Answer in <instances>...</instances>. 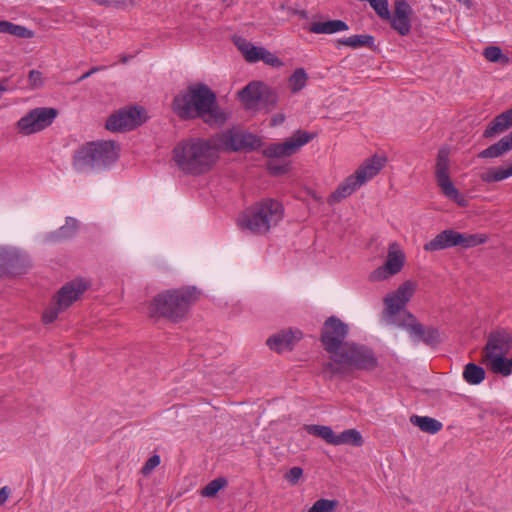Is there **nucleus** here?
Here are the masks:
<instances>
[{
    "instance_id": "f704fd0d",
    "label": "nucleus",
    "mask_w": 512,
    "mask_h": 512,
    "mask_svg": "<svg viewBox=\"0 0 512 512\" xmlns=\"http://www.w3.org/2000/svg\"><path fill=\"white\" fill-rule=\"evenodd\" d=\"M363 444V438L356 429H348L336 436L335 445H352L360 447Z\"/></svg>"
},
{
    "instance_id": "5701e85b",
    "label": "nucleus",
    "mask_w": 512,
    "mask_h": 512,
    "mask_svg": "<svg viewBox=\"0 0 512 512\" xmlns=\"http://www.w3.org/2000/svg\"><path fill=\"white\" fill-rule=\"evenodd\" d=\"M302 338L299 330H283L267 339V345L270 349L280 353L284 350L292 349L293 345Z\"/></svg>"
},
{
    "instance_id": "e433bc0d",
    "label": "nucleus",
    "mask_w": 512,
    "mask_h": 512,
    "mask_svg": "<svg viewBox=\"0 0 512 512\" xmlns=\"http://www.w3.org/2000/svg\"><path fill=\"white\" fill-rule=\"evenodd\" d=\"M339 44L345 45L351 48L359 47H372L374 44V37L371 35H352L345 39H340Z\"/></svg>"
},
{
    "instance_id": "79ce46f5",
    "label": "nucleus",
    "mask_w": 512,
    "mask_h": 512,
    "mask_svg": "<svg viewBox=\"0 0 512 512\" xmlns=\"http://www.w3.org/2000/svg\"><path fill=\"white\" fill-rule=\"evenodd\" d=\"M339 502L337 500L319 499L308 510V512H333Z\"/></svg>"
},
{
    "instance_id": "7ed1b4c3",
    "label": "nucleus",
    "mask_w": 512,
    "mask_h": 512,
    "mask_svg": "<svg viewBox=\"0 0 512 512\" xmlns=\"http://www.w3.org/2000/svg\"><path fill=\"white\" fill-rule=\"evenodd\" d=\"M199 296L196 287L165 290L152 298L148 305V315L151 318L162 317L171 322H180L186 318Z\"/></svg>"
},
{
    "instance_id": "cd10ccee",
    "label": "nucleus",
    "mask_w": 512,
    "mask_h": 512,
    "mask_svg": "<svg viewBox=\"0 0 512 512\" xmlns=\"http://www.w3.org/2000/svg\"><path fill=\"white\" fill-rule=\"evenodd\" d=\"M346 30H348V25L342 20L313 22L309 26V31L315 34H333Z\"/></svg>"
},
{
    "instance_id": "423d86ee",
    "label": "nucleus",
    "mask_w": 512,
    "mask_h": 512,
    "mask_svg": "<svg viewBox=\"0 0 512 512\" xmlns=\"http://www.w3.org/2000/svg\"><path fill=\"white\" fill-rule=\"evenodd\" d=\"M377 366L378 360L372 349L349 342L332 361L324 365V370L334 375L343 374L349 368L371 371Z\"/></svg>"
},
{
    "instance_id": "9b49d317",
    "label": "nucleus",
    "mask_w": 512,
    "mask_h": 512,
    "mask_svg": "<svg viewBox=\"0 0 512 512\" xmlns=\"http://www.w3.org/2000/svg\"><path fill=\"white\" fill-rule=\"evenodd\" d=\"M348 330V325L336 316H331L324 322L320 340L325 351L330 354L331 361L346 345Z\"/></svg>"
},
{
    "instance_id": "a19ab883",
    "label": "nucleus",
    "mask_w": 512,
    "mask_h": 512,
    "mask_svg": "<svg viewBox=\"0 0 512 512\" xmlns=\"http://www.w3.org/2000/svg\"><path fill=\"white\" fill-rule=\"evenodd\" d=\"M262 90L261 96L259 97V104H262L268 109L273 108L278 101L276 92L265 83Z\"/></svg>"
},
{
    "instance_id": "1a4fd4ad",
    "label": "nucleus",
    "mask_w": 512,
    "mask_h": 512,
    "mask_svg": "<svg viewBox=\"0 0 512 512\" xmlns=\"http://www.w3.org/2000/svg\"><path fill=\"white\" fill-rule=\"evenodd\" d=\"M383 322L387 326L398 327L406 330L410 336L429 346H436L440 343V332L434 327L423 326L417 318L406 309L383 310Z\"/></svg>"
},
{
    "instance_id": "c9c22d12",
    "label": "nucleus",
    "mask_w": 512,
    "mask_h": 512,
    "mask_svg": "<svg viewBox=\"0 0 512 512\" xmlns=\"http://www.w3.org/2000/svg\"><path fill=\"white\" fill-rule=\"evenodd\" d=\"M309 434L325 440L328 444L335 445L337 434L329 426L309 425L306 427Z\"/></svg>"
},
{
    "instance_id": "9d476101",
    "label": "nucleus",
    "mask_w": 512,
    "mask_h": 512,
    "mask_svg": "<svg viewBox=\"0 0 512 512\" xmlns=\"http://www.w3.org/2000/svg\"><path fill=\"white\" fill-rule=\"evenodd\" d=\"M450 151L447 147L439 149L435 163V179L441 192L449 200L461 207L467 206L466 198L459 192L450 177Z\"/></svg>"
},
{
    "instance_id": "c03bdc74",
    "label": "nucleus",
    "mask_w": 512,
    "mask_h": 512,
    "mask_svg": "<svg viewBox=\"0 0 512 512\" xmlns=\"http://www.w3.org/2000/svg\"><path fill=\"white\" fill-rule=\"evenodd\" d=\"M63 311H65V309H59V304H57V301L55 300V303L52 306L46 308L43 312V322L46 324L52 323L57 319L59 313Z\"/></svg>"
},
{
    "instance_id": "603ef678",
    "label": "nucleus",
    "mask_w": 512,
    "mask_h": 512,
    "mask_svg": "<svg viewBox=\"0 0 512 512\" xmlns=\"http://www.w3.org/2000/svg\"><path fill=\"white\" fill-rule=\"evenodd\" d=\"M268 169L272 175H281L288 171L287 165H277L274 162L268 163Z\"/></svg>"
},
{
    "instance_id": "39448f33",
    "label": "nucleus",
    "mask_w": 512,
    "mask_h": 512,
    "mask_svg": "<svg viewBox=\"0 0 512 512\" xmlns=\"http://www.w3.org/2000/svg\"><path fill=\"white\" fill-rule=\"evenodd\" d=\"M284 208L274 199H264L246 209L237 220L239 227L254 234H266L283 218Z\"/></svg>"
},
{
    "instance_id": "7c9ffc66",
    "label": "nucleus",
    "mask_w": 512,
    "mask_h": 512,
    "mask_svg": "<svg viewBox=\"0 0 512 512\" xmlns=\"http://www.w3.org/2000/svg\"><path fill=\"white\" fill-rule=\"evenodd\" d=\"M512 145L507 136L501 138L497 143L489 146L478 154L479 158H496L510 151Z\"/></svg>"
},
{
    "instance_id": "3c124183",
    "label": "nucleus",
    "mask_w": 512,
    "mask_h": 512,
    "mask_svg": "<svg viewBox=\"0 0 512 512\" xmlns=\"http://www.w3.org/2000/svg\"><path fill=\"white\" fill-rule=\"evenodd\" d=\"M30 88L36 89L43 85L42 73L38 70H31L28 76Z\"/></svg>"
},
{
    "instance_id": "393cba45",
    "label": "nucleus",
    "mask_w": 512,
    "mask_h": 512,
    "mask_svg": "<svg viewBox=\"0 0 512 512\" xmlns=\"http://www.w3.org/2000/svg\"><path fill=\"white\" fill-rule=\"evenodd\" d=\"M512 127V108L496 116L484 130L483 136L491 138Z\"/></svg>"
},
{
    "instance_id": "0eeeda50",
    "label": "nucleus",
    "mask_w": 512,
    "mask_h": 512,
    "mask_svg": "<svg viewBox=\"0 0 512 512\" xmlns=\"http://www.w3.org/2000/svg\"><path fill=\"white\" fill-rule=\"evenodd\" d=\"M383 322L387 326L398 327L406 330L410 336L429 346H436L440 343V332L434 327L423 326L417 318L406 309L383 310Z\"/></svg>"
},
{
    "instance_id": "a18cd8bd",
    "label": "nucleus",
    "mask_w": 512,
    "mask_h": 512,
    "mask_svg": "<svg viewBox=\"0 0 512 512\" xmlns=\"http://www.w3.org/2000/svg\"><path fill=\"white\" fill-rule=\"evenodd\" d=\"M259 57H260L261 61H263L265 64H268L272 67H279L282 65V61L275 54L271 53L264 47L261 48Z\"/></svg>"
},
{
    "instance_id": "4be33fe9",
    "label": "nucleus",
    "mask_w": 512,
    "mask_h": 512,
    "mask_svg": "<svg viewBox=\"0 0 512 512\" xmlns=\"http://www.w3.org/2000/svg\"><path fill=\"white\" fill-rule=\"evenodd\" d=\"M387 157L384 155H373L363 161L353 174L361 185L374 178L385 167Z\"/></svg>"
},
{
    "instance_id": "13d9d810",
    "label": "nucleus",
    "mask_w": 512,
    "mask_h": 512,
    "mask_svg": "<svg viewBox=\"0 0 512 512\" xmlns=\"http://www.w3.org/2000/svg\"><path fill=\"white\" fill-rule=\"evenodd\" d=\"M284 121H285L284 114H276L271 119V125L272 126H277V125L282 124Z\"/></svg>"
},
{
    "instance_id": "0e129e2a",
    "label": "nucleus",
    "mask_w": 512,
    "mask_h": 512,
    "mask_svg": "<svg viewBox=\"0 0 512 512\" xmlns=\"http://www.w3.org/2000/svg\"><path fill=\"white\" fill-rule=\"evenodd\" d=\"M511 433H512V428L510 429Z\"/></svg>"
},
{
    "instance_id": "c756f323",
    "label": "nucleus",
    "mask_w": 512,
    "mask_h": 512,
    "mask_svg": "<svg viewBox=\"0 0 512 512\" xmlns=\"http://www.w3.org/2000/svg\"><path fill=\"white\" fill-rule=\"evenodd\" d=\"M0 32L10 34L21 39H31L35 35L34 31L26 28L25 26L5 20H0Z\"/></svg>"
},
{
    "instance_id": "4c0bfd02",
    "label": "nucleus",
    "mask_w": 512,
    "mask_h": 512,
    "mask_svg": "<svg viewBox=\"0 0 512 512\" xmlns=\"http://www.w3.org/2000/svg\"><path fill=\"white\" fill-rule=\"evenodd\" d=\"M236 44L247 62L254 63L260 61L259 56L262 47L254 46L252 43L245 40L237 41Z\"/></svg>"
},
{
    "instance_id": "de8ad7c7",
    "label": "nucleus",
    "mask_w": 512,
    "mask_h": 512,
    "mask_svg": "<svg viewBox=\"0 0 512 512\" xmlns=\"http://www.w3.org/2000/svg\"><path fill=\"white\" fill-rule=\"evenodd\" d=\"M485 58L490 62H498L501 59L507 60V58L502 54V51L497 46H489L484 50Z\"/></svg>"
},
{
    "instance_id": "052dcab7",
    "label": "nucleus",
    "mask_w": 512,
    "mask_h": 512,
    "mask_svg": "<svg viewBox=\"0 0 512 512\" xmlns=\"http://www.w3.org/2000/svg\"><path fill=\"white\" fill-rule=\"evenodd\" d=\"M130 58H131V56H125V55H124V56H122V57L120 58V61H121L122 63H127V62L129 61V59H130Z\"/></svg>"
},
{
    "instance_id": "f3484780",
    "label": "nucleus",
    "mask_w": 512,
    "mask_h": 512,
    "mask_svg": "<svg viewBox=\"0 0 512 512\" xmlns=\"http://www.w3.org/2000/svg\"><path fill=\"white\" fill-rule=\"evenodd\" d=\"M512 346V335L505 330L495 331L488 336L482 351L483 360L507 354Z\"/></svg>"
},
{
    "instance_id": "c85d7f7f",
    "label": "nucleus",
    "mask_w": 512,
    "mask_h": 512,
    "mask_svg": "<svg viewBox=\"0 0 512 512\" xmlns=\"http://www.w3.org/2000/svg\"><path fill=\"white\" fill-rule=\"evenodd\" d=\"M410 422L417 426L421 431L429 434H436L443 427L440 421L428 416L412 415L410 417Z\"/></svg>"
},
{
    "instance_id": "a211bd4d",
    "label": "nucleus",
    "mask_w": 512,
    "mask_h": 512,
    "mask_svg": "<svg viewBox=\"0 0 512 512\" xmlns=\"http://www.w3.org/2000/svg\"><path fill=\"white\" fill-rule=\"evenodd\" d=\"M260 144V139L251 134L244 133L237 130H228L225 132L220 140V145H222L226 150L238 151L242 149H254L258 147Z\"/></svg>"
},
{
    "instance_id": "412c9836",
    "label": "nucleus",
    "mask_w": 512,
    "mask_h": 512,
    "mask_svg": "<svg viewBox=\"0 0 512 512\" xmlns=\"http://www.w3.org/2000/svg\"><path fill=\"white\" fill-rule=\"evenodd\" d=\"M412 8L405 0H396L394 3V12L388 19L394 30L400 35L405 36L410 33Z\"/></svg>"
},
{
    "instance_id": "680f3d73",
    "label": "nucleus",
    "mask_w": 512,
    "mask_h": 512,
    "mask_svg": "<svg viewBox=\"0 0 512 512\" xmlns=\"http://www.w3.org/2000/svg\"><path fill=\"white\" fill-rule=\"evenodd\" d=\"M505 170L507 172L508 177L512 176V164L508 168H505Z\"/></svg>"
},
{
    "instance_id": "473e14b6",
    "label": "nucleus",
    "mask_w": 512,
    "mask_h": 512,
    "mask_svg": "<svg viewBox=\"0 0 512 512\" xmlns=\"http://www.w3.org/2000/svg\"><path fill=\"white\" fill-rule=\"evenodd\" d=\"M485 374V370L475 363H468L463 370L464 380L471 385L480 384L485 379Z\"/></svg>"
},
{
    "instance_id": "2f4dec72",
    "label": "nucleus",
    "mask_w": 512,
    "mask_h": 512,
    "mask_svg": "<svg viewBox=\"0 0 512 512\" xmlns=\"http://www.w3.org/2000/svg\"><path fill=\"white\" fill-rule=\"evenodd\" d=\"M455 245L463 248H472L487 241L484 234H466L455 231Z\"/></svg>"
},
{
    "instance_id": "b1692460",
    "label": "nucleus",
    "mask_w": 512,
    "mask_h": 512,
    "mask_svg": "<svg viewBox=\"0 0 512 512\" xmlns=\"http://www.w3.org/2000/svg\"><path fill=\"white\" fill-rule=\"evenodd\" d=\"M263 88V82L252 81L238 92V96L246 108L253 109L259 104V97Z\"/></svg>"
},
{
    "instance_id": "49530a36",
    "label": "nucleus",
    "mask_w": 512,
    "mask_h": 512,
    "mask_svg": "<svg viewBox=\"0 0 512 512\" xmlns=\"http://www.w3.org/2000/svg\"><path fill=\"white\" fill-rule=\"evenodd\" d=\"M94 3L107 6V7H116V8H124L128 6H134V0H92Z\"/></svg>"
},
{
    "instance_id": "864d4df0",
    "label": "nucleus",
    "mask_w": 512,
    "mask_h": 512,
    "mask_svg": "<svg viewBox=\"0 0 512 512\" xmlns=\"http://www.w3.org/2000/svg\"><path fill=\"white\" fill-rule=\"evenodd\" d=\"M494 182L502 181L508 178L505 168H494Z\"/></svg>"
},
{
    "instance_id": "4468645a",
    "label": "nucleus",
    "mask_w": 512,
    "mask_h": 512,
    "mask_svg": "<svg viewBox=\"0 0 512 512\" xmlns=\"http://www.w3.org/2000/svg\"><path fill=\"white\" fill-rule=\"evenodd\" d=\"M405 263V255L396 242L389 245L387 260L370 274L371 281H383L399 273Z\"/></svg>"
},
{
    "instance_id": "6e6d98bb",
    "label": "nucleus",
    "mask_w": 512,
    "mask_h": 512,
    "mask_svg": "<svg viewBox=\"0 0 512 512\" xmlns=\"http://www.w3.org/2000/svg\"><path fill=\"white\" fill-rule=\"evenodd\" d=\"M494 168L488 169L485 173L481 175V179L484 182L491 183L494 182Z\"/></svg>"
},
{
    "instance_id": "dca6fc26",
    "label": "nucleus",
    "mask_w": 512,
    "mask_h": 512,
    "mask_svg": "<svg viewBox=\"0 0 512 512\" xmlns=\"http://www.w3.org/2000/svg\"><path fill=\"white\" fill-rule=\"evenodd\" d=\"M31 266L29 257L13 248H0V270L22 274Z\"/></svg>"
},
{
    "instance_id": "37998d69",
    "label": "nucleus",
    "mask_w": 512,
    "mask_h": 512,
    "mask_svg": "<svg viewBox=\"0 0 512 512\" xmlns=\"http://www.w3.org/2000/svg\"><path fill=\"white\" fill-rule=\"evenodd\" d=\"M77 227H78L77 221L75 219L68 218L66 220V224L63 225L62 227H60L59 230L57 231L55 238L56 239L69 238L75 234Z\"/></svg>"
},
{
    "instance_id": "a878e982",
    "label": "nucleus",
    "mask_w": 512,
    "mask_h": 512,
    "mask_svg": "<svg viewBox=\"0 0 512 512\" xmlns=\"http://www.w3.org/2000/svg\"><path fill=\"white\" fill-rule=\"evenodd\" d=\"M455 230L447 229L440 232L432 240L424 245L427 252L439 251L451 247H455Z\"/></svg>"
},
{
    "instance_id": "4d7b16f0",
    "label": "nucleus",
    "mask_w": 512,
    "mask_h": 512,
    "mask_svg": "<svg viewBox=\"0 0 512 512\" xmlns=\"http://www.w3.org/2000/svg\"><path fill=\"white\" fill-rule=\"evenodd\" d=\"M104 67H93L91 68L89 71L85 72L78 80L77 82H80V81H83L84 79L90 77L92 74L100 71V70H103Z\"/></svg>"
},
{
    "instance_id": "ddd939ff",
    "label": "nucleus",
    "mask_w": 512,
    "mask_h": 512,
    "mask_svg": "<svg viewBox=\"0 0 512 512\" xmlns=\"http://www.w3.org/2000/svg\"><path fill=\"white\" fill-rule=\"evenodd\" d=\"M57 113L54 108H35L17 122L18 130L23 135L39 132L52 124Z\"/></svg>"
},
{
    "instance_id": "f257e3e1",
    "label": "nucleus",
    "mask_w": 512,
    "mask_h": 512,
    "mask_svg": "<svg viewBox=\"0 0 512 512\" xmlns=\"http://www.w3.org/2000/svg\"><path fill=\"white\" fill-rule=\"evenodd\" d=\"M171 108L182 120L201 119L210 127H219L229 119V113L219 106L216 94L204 83L191 84L180 91L173 98Z\"/></svg>"
},
{
    "instance_id": "ea45409f",
    "label": "nucleus",
    "mask_w": 512,
    "mask_h": 512,
    "mask_svg": "<svg viewBox=\"0 0 512 512\" xmlns=\"http://www.w3.org/2000/svg\"><path fill=\"white\" fill-rule=\"evenodd\" d=\"M227 486V480L224 477H218L210 481L201 491L203 497L213 498L217 493Z\"/></svg>"
},
{
    "instance_id": "e2e57ef3",
    "label": "nucleus",
    "mask_w": 512,
    "mask_h": 512,
    "mask_svg": "<svg viewBox=\"0 0 512 512\" xmlns=\"http://www.w3.org/2000/svg\"><path fill=\"white\" fill-rule=\"evenodd\" d=\"M223 3H226L227 5H230V0H222Z\"/></svg>"
},
{
    "instance_id": "bf43d9fd",
    "label": "nucleus",
    "mask_w": 512,
    "mask_h": 512,
    "mask_svg": "<svg viewBox=\"0 0 512 512\" xmlns=\"http://www.w3.org/2000/svg\"><path fill=\"white\" fill-rule=\"evenodd\" d=\"M8 84H9V79L8 78L0 80V93L6 92L9 89Z\"/></svg>"
},
{
    "instance_id": "5fc2aeb1",
    "label": "nucleus",
    "mask_w": 512,
    "mask_h": 512,
    "mask_svg": "<svg viewBox=\"0 0 512 512\" xmlns=\"http://www.w3.org/2000/svg\"><path fill=\"white\" fill-rule=\"evenodd\" d=\"M11 494L10 488L4 486L0 489V506L4 505Z\"/></svg>"
},
{
    "instance_id": "8fccbe9b",
    "label": "nucleus",
    "mask_w": 512,
    "mask_h": 512,
    "mask_svg": "<svg viewBox=\"0 0 512 512\" xmlns=\"http://www.w3.org/2000/svg\"><path fill=\"white\" fill-rule=\"evenodd\" d=\"M160 464V456L153 455L150 457L141 469V473L144 476L149 475L158 465Z\"/></svg>"
},
{
    "instance_id": "6e6552de",
    "label": "nucleus",
    "mask_w": 512,
    "mask_h": 512,
    "mask_svg": "<svg viewBox=\"0 0 512 512\" xmlns=\"http://www.w3.org/2000/svg\"><path fill=\"white\" fill-rule=\"evenodd\" d=\"M383 322L387 326L398 327L406 330L410 336L429 346H436L440 343V332L434 327L423 326L417 318L406 309L383 310Z\"/></svg>"
},
{
    "instance_id": "72a5a7b5",
    "label": "nucleus",
    "mask_w": 512,
    "mask_h": 512,
    "mask_svg": "<svg viewBox=\"0 0 512 512\" xmlns=\"http://www.w3.org/2000/svg\"><path fill=\"white\" fill-rule=\"evenodd\" d=\"M483 361H488L490 365V369L502 376H509L512 373V358H504V356L493 357L489 359H484Z\"/></svg>"
},
{
    "instance_id": "f8f14e48",
    "label": "nucleus",
    "mask_w": 512,
    "mask_h": 512,
    "mask_svg": "<svg viewBox=\"0 0 512 512\" xmlns=\"http://www.w3.org/2000/svg\"><path fill=\"white\" fill-rule=\"evenodd\" d=\"M146 119L147 116L144 108L138 106L125 107L111 114L106 121L105 127L112 132L128 131L140 126Z\"/></svg>"
},
{
    "instance_id": "f03ea898",
    "label": "nucleus",
    "mask_w": 512,
    "mask_h": 512,
    "mask_svg": "<svg viewBox=\"0 0 512 512\" xmlns=\"http://www.w3.org/2000/svg\"><path fill=\"white\" fill-rule=\"evenodd\" d=\"M174 160L186 174L199 175L209 171L218 159V144L200 138L179 143L174 148Z\"/></svg>"
},
{
    "instance_id": "aec40b11",
    "label": "nucleus",
    "mask_w": 512,
    "mask_h": 512,
    "mask_svg": "<svg viewBox=\"0 0 512 512\" xmlns=\"http://www.w3.org/2000/svg\"><path fill=\"white\" fill-rule=\"evenodd\" d=\"M417 284L411 280H407L403 282L396 291L388 294L384 298L385 308L384 310H390L393 313V310H401L405 309L406 304L412 298Z\"/></svg>"
},
{
    "instance_id": "bb28decb",
    "label": "nucleus",
    "mask_w": 512,
    "mask_h": 512,
    "mask_svg": "<svg viewBox=\"0 0 512 512\" xmlns=\"http://www.w3.org/2000/svg\"><path fill=\"white\" fill-rule=\"evenodd\" d=\"M356 177L352 174L348 176L337 189L329 196L328 203L335 204L350 196L357 188L361 187Z\"/></svg>"
},
{
    "instance_id": "09e8293b",
    "label": "nucleus",
    "mask_w": 512,
    "mask_h": 512,
    "mask_svg": "<svg viewBox=\"0 0 512 512\" xmlns=\"http://www.w3.org/2000/svg\"><path fill=\"white\" fill-rule=\"evenodd\" d=\"M303 476V469L301 467H292L289 469L285 475L284 478L291 484V485H297L300 481V479Z\"/></svg>"
},
{
    "instance_id": "6ab92c4d",
    "label": "nucleus",
    "mask_w": 512,
    "mask_h": 512,
    "mask_svg": "<svg viewBox=\"0 0 512 512\" xmlns=\"http://www.w3.org/2000/svg\"><path fill=\"white\" fill-rule=\"evenodd\" d=\"M87 289L88 283L83 279H74L66 283L55 297L59 309H68Z\"/></svg>"
},
{
    "instance_id": "2eb2a0df",
    "label": "nucleus",
    "mask_w": 512,
    "mask_h": 512,
    "mask_svg": "<svg viewBox=\"0 0 512 512\" xmlns=\"http://www.w3.org/2000/svg\"><path fill=\"white\" fill-rule=\"evenodd\" d=\"M312 136L303 131H297L283 143L268 146L263 154L266 157H286L294 154L300 147L307 144Z\"/></svg>"
},
{
    "instance_id": "20e7f679",
    "label": "nucleus",
    "mask_w": 512,
    "mask_h": 512,
    "mask_svg": "<svg viewBox=\"0 0 512 512\" xmlns=\"http://www.w3.org/2000/svg\"><path fill=\"white\" fill-rule=\"evenodd\" d=\"M119 157V147L114 141L87 142L75 150L72 167L83 173L102 169L115 162Z\"/></svg>"
},
{
    "instance_id": "58836bf2",
    "label": "nucleus",
    "mask_w": 512,
    "mask_h": 512,
    "mask_svg": "<svg viewBox=\"0 0 512 512\" xmlns=\"http://www.w3.org/2000/svg\"><path fill=\"white\" fill-rule=\"evenodd\" d=\"M308 75L303 68H297L289 77V88L293 94L301 91L307 84Z\"/></svg>"
}]
</instances>
